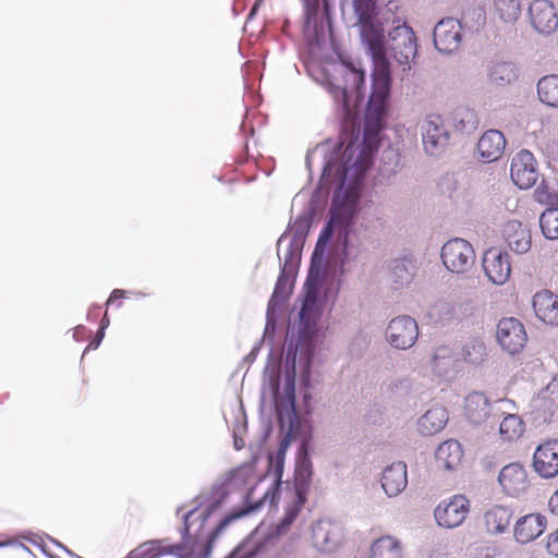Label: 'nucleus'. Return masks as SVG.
Segmentation results:
<instances>
[{
  "instance_id": "nucleus-8",
  "label": "nucleus",
  "mask_w": 558,
  "mask_h": 558,
  "mask_svg": "<svg viewBox=\"0 0 558 558\" xmlns=\"http://www.w3.org/2000/svg\"><path fill=\"white\" fill-rule=\"evenodd\" d=\"M418 337V325L409 315L392 318L385 331L387 342L395 349L408 350L412 348Z\"/></svg>"
},
{
  "instance_id": "nucleus-4",
  "label": "nucleus",
  "mask_w": 558,
  "mask_h": 558,
  "mask_svg": "<svg viewBox=\"0 0 558 558\" xmlns=\"http://www.w3.org/2000/svg\"><path fill=\"white\" fill-rule=\"evenodd\" d=\"M218 504H210L205 510L198 512L197 508L191 509L183 514V527H182V542L163 547L161 541L153 539L144 542L135 549L130 551L125 558H157L159 556L170 554L179 557L187 556L191 553H196V544L190 536V529L194 520L199 521V529L204 525L206 520L210 517Z\"/></svg>"
},
{
  "instance_id": "nucleus-16",
  "label": "nucleus",
  "mask_w": 558,
  "mask_h": 558,
  "mask_svg": "<svg viewBox=\"0 0 558 558\" xmlns=\"http://www.w3.org/2000/svg\"><path fill=\"white\" fill-rule=\"evenodd\" d=\"M534 471L544 478L558 475V439L539 445L533 456Z\"/></svg>"
},
{
  "instance_id": "nucleus-14",
  "label": "nucleus",
  "mask_w": 558,
  "mask_h": 558,
  "mask_svg": "<svg viewBox=\"0 0 558 558\" xmlns=\"http://www.w3.org/2000/svg\"><path fill=\"white\" fill-rule=\"evenodd\" d=\"M468 513L469 500L462 495H457L449 501L439 504L434 511L437 523L447 529L462 524Z\"/></svg>"
},
{
  "instance_id": "nucleus-11",
  "label": "nucleus",
  "mask_w": 558,
  "mask_h": 558,
  "mask_svg": "<svg viewBox=\"0 0 558 558\" xmlns=\"http://www.w3.org/2000/svg\"><path fill=\"white\" fill-rule=\"evenodd\" d=\"M496 337L501 348L511 355L521 352L527 339L524 326L513 317L502 318L498 323Z\"/></svg>"
},
{
  "instance_id": "nucleus-41",
  "label": "nucleus",
  "mask_w": 558,
  "mask_h": 558,
  "mask_svg": "<svg viewBox=\"0 0 558 558\" xmlns=\"http://www.w3.org/2000/svg\"><path fill=\"white\" fill-rule=\"evenodd\" d=\"M262 542L244 541L235 547L226 558H255L263 549Z\"/></svg>"
},
{
  "instance_id": "nucleus-21",
  "label": "nucleus",
  "mask_w": 558,
  "mask_h": 558,
  "mask_svg": "<svg viewBox=\"0 0 558 558\" xmlns=\"http://www.w3.org/2000/svg\"><path fill=\"white\" fill-rule=\"evenodd\" d=\"M314 545L322 551H332L340 542V530L330 520H319L312 529Z\"/></svg>"
},
{
  "instance_id": "nucleus-42",
  "label": "nucleus",
  "mask_w": 558,
  "mask_h": 558,
  "mask_svg": "<svg viewBox=\"0 0 558 558\" xmlns=\"http://www.w3.org/2000/svg\"><path fill=\"white\" fill-rule=\"evenodd\" d=\"M341 213H342V208L339 207L336 204V202H333V204L330 208V219H329L328 223L326 225V227L324 228V230L322 231V233L317 240V243H316L317 245L326 244L329 241L333 227L336 225H338V222L340 220Z\"/></svg>"
},
{
  "instance_id": "nucleus-22",
  "label": "nucleus",
  "mask_w": 558,
  "mask_h": 558,
  "mask_svg": "<svg viewBox=\"0 0 558 558\" xmlns=\"http://www.w3.org/2000/svg\"><path fill=\"white\" fill-rule=\"evenodd\" d=\"M498 482L508 495H518L527 487L526 472L521 464L510 463L501 469Z\"/></svg>"
},
{
  "instance_id": "nucleus-13",
  "label": "nucleus",
  "mask_w": 558,
  "mask_h": 558,
  "mask_svg": "<svg viewBox=\"0 0 558 558\" xmlns=\"http://www.w3.org/2000/svg\"><path fill=\"white\" fill-rule=\"evenodd\" d=\"M510 175L513 183L522 190L530 189L536 183L538 172L531 151L522 149L512 158Z\"/></svg>"
},
{
  "instance_id": "nucleus-48",
  "label": "nucleus",
  "mask_w": 558,
  "mask_h": 558,
  "mask_svg": "<svg viewBox=\"0 0 558 558\" xmlns=\"http://www.w3.org/2000/svg\"><path fill=\"white\" fill-rule=\"evenodd\" d=\"M259 348H260V344H256L252 350L251 352L246 355L245 360L252 362L255 360L256 355L258 354L259 352Z\"/></svg>"
},
{
  "instance_id": "nucleus-55",
  "label": "nucleus",
  "mask_w": 558,
  "mask_h": 558,
  "mask_svg": "<svg viewBox=\"0 0 558 558\" xmlns=\"http://www.w3.org/2000/svg\"><path fill=\"white\" fill-rule=\"evenodd\" d=\"M461 242H462V244H469V242L465 240H461Z\"/></svg>"
},
{
  "instance_id": "nucleus-54",
  "label": "nucleus",
  "mask_w": 558,
  "mask_h": 558,
  "mask_svg": "<svg viewBox=\"0 0 558 558\" xmlns=\"http://www.w3.org/2000/svg\"><path fill=\"white\" fill-rule=\"evenodd\" d=\"M63 548L65 549V551H66L68 554L73 555V554L71 553V550L66 549L65 547H63Z\"/></svg>"
},
{
  "instance_id": "nucleus-31",
  "label": "nucleus",
  "mask_w": 558,
  "mask_h": 558,
  "mask_svg": "<svg viewBox=\"0 0 558 558\" xmlns=\"http://www.w3.org/2000/svg\"><path fill=\"white\" fill-rule=\"evenodd\" d=\"M369 558H402L401 543L393 536H381L373 542Z\"/></svg>"
},
{
  "instance_id": "nucleus-50",
  "label": "nucleus",
  "mask_w": 558,
  "mask_h": 558,
  "mask_svg": "<svg viewBox=\"0 0 558 558\" xmlns=\"http://www.w3.org/2000/svg\"><path fill=\"white\" fill-rule=\"evenodd\" d=\"M243 447H244V441H243V439L238 438L236 436H234V448H235L236 450H240V449H242Z\"/></svg>"
},
{
  "instance_id": "nucleus-1",
  "label": "nucleus",
  "mask_w": 558,
  "mask_h": 558,
  "mask_svg": "<svg viewBox=\"0 0 558 558\" xmlns=\"http://www.w3.org/2000/svg\"><path fill=\"white\" fill-rule=\"evenodd\" d=\"M311 257V266L304 284L298 323L287 335L286 359H284V385L283 392H280L279 375L269 377L270 391L274 399L278 418L283 425L288 423L289 432L281 439L278 449V457H284L291 442L294 426L299 424L300 417L295 400V375L296 365L305 374H310L312 360L318 342L319 319L323 314L324 304L331 299L335 302L339 286L328 283L322 274L320 264L327 246H314Z\"/></svg>"
},
{
  "instance_id": "nucleus-36",
  "label": "nucleus",
  "mask_w": 558,
  "mask_h": 558,
  "mask_svg": "<svg viewBox=\"0 0 558 558\" xmlns=\"http://www.w3.org/2000/svg\"><path fill=\"white\" fill-rule=\"evenodd\" d=\"M433 371L438 376H447L454 368L456 359L448 347H438L432 357Z\"/></svg>"
},
{
  "instance_id": "nucleus-2",
  "label": "nucleus",
  "mask_w": 558,
  "mask_h": 558,
  "mask_svg": "<svg viewBox=\"0 0 558 558\" xmlns=\"http://www.w3.org/2000/svg\"><path fill=\"white\" fill-rule=\"evenodd\" d=\"M353 7L362 41L367 46L375 64L367 116L379 121L386 111L391 84L389 62L386 58L385 31L381 23L375 19L376 0H353Z\"/></svg>"
},
{
  "instance_id": "nucleus-18",
  "label": "nucleus",
  "mask_w": 558,
  "mask_h": 558,
  "mask_svg": "<svg viewBox=\"0 0 558 558\" xmlns=\"http://www.w3.org/2000/svg\"><path fill=\"white\" fill-rule=\"evenodd\" d=\"M441 259L451 272L463 274L474 265L475 252L473 246H441Z\"/></svg>"
},
{
  "instance_id": "nucleus-44",
  "label": "nucleus",
  "mask_w": 558,
  "mask_h": 558,
  "mask_svg": "<svg viewBox=\"0 0 558 558\" xmlns=\"http://www.w3.org/2000/svg\"><path fill=\"white\" fill-rule=\"evenodd\" d=\"M534 199L542 205H553L556 197L548 191L546 185H538L534 191Z\"/></svg>"
},
{
  "instance_id": "nucleus-23",
  "label": "nucleus",
  "mask_w": 558,
  "mask_h": 558,
  "mask_svg": "<svg viewBox=\"0 0 558 558\" xmlns=\"http://www.w3.org/2000/svg\"><path fill=\"white\" fill-rule=\"evenodd\" d=\"M506 148V138L498 130L486 131L477 143V150L485 162L499 159Z\"/></svg>"
},
{
  "instance_id": "nucleus-9",
  "label": "nucleus",
  "mask_w": 558,
  "mask_h": 558,
  "mask_svg": "<svg viewBox=\"0 0 558 558\" xmlns=\"http://www.w3.org/2000/svg\"><path fill=\"white\" fill-rule=\"evenodd\" d=\"M373 150L367 144L354 146L349 144L344 150L343 177L359 182L372 165Z\"/></svg>"
},
{
  "instance_id": "nucleus-49",
  "label": "nucleus",
  "mask_w": 558,
  "mask_h": 558,
  "mask_svg": "<svg viewBox=\"0 0 558 558\" xmlns=\"http://www.w3.org/2000/svg\"><path fill=\"white\" fill-rule=\"evenodd\" d=\"M109 326V318L107 316V314H105V316L101 318L100 320V326H99V329L98 330H102L105 332V329Z\"/></svg>"
},
{
  "instance_id": "nucleus-7",
  "label": "nucleus",
  "mask_w": 558,
  "mask_h": 558,
  "mask_svg": "<svg viewBox=\"0 0 558 558\" xmlns=\"http://www.w3.org/2000/svg\"><path fill=\"white\" fill-rule=\"evenodd\" d=\"M387 50L399 64H409L417 52L416 37L412 28L405 24L393 27L388 36Z\"/></svg>"
},
{
  "instance_id": "nucleus-38",
  "label": "nucleus",
  "mask_w": 558,
  "mask_h": 558,
  "mask_svg": "<svg viewBox=\"0 0 558 558\" xmlns=\"http://www.w3.org/2000/svg\"><path fill=\"white\" fill-rule=\"evenodd\" d=\"M498 16L508 23L515 22L521 14L520 0H494Z\"/></svg>"
},
{
  "instance_id": "nucleus-26",
  "label": "nucleus",
  "mask_w": 558,
  "mask_h": 558,
  "mask_svg": "<svg viewBox=\"0 0 558 558\" xmlns=\"http://www.w3.org/2000/svg\"><path fill=\"white\" fill-rule=\"evenodd\" d=\"M490 412V404L482 392H473L465 398V415L475 425L485 422Z\"/></svg>"
},
{
  "instance_id": "nucleus-32",
  "label": "nucleus",
  "mask_w": 558,
  "mask_h": 558,
  "mask_svg": "<svg viewBox=\"0 0 558 558\" xmlns=\"http://www.w3.org/2000/svg\"><path fill=\"white\" fill-rule=\"evenodd\" d=\"M537 96L544 105L558 108V75L542 77L537 83Z\"/></svg>"
},
{
  "instance_id": "nucleus-6",
  "label": "nucleus",
  "mask_w": 558,
  "mask_h": 558,
  "mask_svg": "<svg viewBox=\"0 0 558 558\" xmlns=\"http://www.w3.org/2000/svg\"><path fill=\"white\" fill-rule=\"evenodd\" d=\"M283 463H284V457H278L277 456L276 460H275V465H274V472H275V475H276V484L274 485L272 488H269L265 493V495H264L262 500H259L254 506H251V507H247V508H243V509H241L239 511L232 512L231 514L225 517L219 522V524L215 527V530L208 536L207 543H206V545L204 547V551H203L204 558H207L210 555L216 538L223 532V530L231 522H233L236 519H240V518H242V517H244L246 514H250V513L258 510L260 508L262 504L266 499H268V498L270 499L271 504L275 501L276 497L278 496L279 486L281 484V477H282V474H283Z\"/></svg>"
},
{
  "instance_id": "nucleus-12",
  "label": "nucleus",
  "mask_w": 558,
  "mask_h": 558,
  "mask_svg": "<svg viewBox=\"0 0 558 558\" xmlns=\"http://www.w3.org/2000/svg\"><path fill=\"white\" fill-rule=\"evenodd\" d=\"M483 268L488 279L501 286L508 281L511 274V264L507 252L500 246H489L483 255Z\"/></svg>"
},
{
  "instance_id": "nucleus-19",
  "label": "nucleus",
  "mask_w": 558,
  "mask_h": 558,
  "mask_svg": "<svg viewBox=\"0 0 558 558\" xmlns=\"http://www.w3.org/2000/svg\"><path fill=\"white\" fill-rule=\"evenodd\" d=\"M380 484L389 498L400 495L408 486L407 464L398 461L387 465L383 471Z\"/></svg>"
},
{
  "instance_id": "nucleus-37",
  "label": "nucleus",
  "mask_w": 558,
  "mask_h": 558,
  "mask_svg": "<svg viewBox=\"0 0 558 558\" xmlns=\"http://www.w3.org/2000/svg\"><path fill=\"white\" fill-rule=\"evenodd\" d=\"M524 423L517 414H508L499 424V433L505 440L512 441L522 436Z\"/></svg>"
},
{
  "instance_id": "nucleus-47",
  "label": "nucleus",
  "mask_w": 558,
  "mask_h": 558,
  "mask_svg": "<svg viewBox=\"0 0 558 558\" xmlns=\"http://www.w3.org/2000/svg\"><path fill=\"white\" fill-rule=\"evenodd\" d=\"M125 293V290L114 289L107 301V305L111 304L113 301L118 299L124 298Z\"/></svg>"
},
{
  "instance_id": "nucleus-28",
  "label": "nucleus",
  "mask_w": 558,
  "mask_h": 558,
  "mask_svg": "<svg viewBox=\"0 0 558 558\" xmlns=\"http://www.w3.org/2000/svg\"><path fill=\"white\" fill-rule=\"evenodd\" d=\"M463 451L459 441L454 439L447 440L438 446L435 458L438 466L446 470H453L461 462Z\"/></svg>"
},
{
  "instance_id": "nucleus-52",
  "label": "nucleus",
  "mask_w": 558,
  "mask_h": 558,
  "mask_svg": "<svg viewBox=\"0 0 558 558\" xmlns=\"http://www.w3.org/2000/svg\"><path fill=\"white\" fill-rule=\"evenodd\" d=\"M529 247H530V246H525V245L517 246L515 252H517L518 254H524V253H526V252H527Z\"/></svg>"
},
{
  "instance_id": "nucleus-27",
  "label": "nucleus",
  "mask_w": 558,
  "mask_h": 558,
  "mask_svg": "<svg viewBox=\"0 0 558 558\" xmlns=\"http://www.w3.org/2000/svg\"><path fill=\"white\" fill-rule=\"evenodd\" d=\"M447 422V410L442 407H434L418 418V432L423 435H434L440 432L446 426Z\"/></svg>"
},
{
  "instance_id": "nucleus-53",
  "label": "nucleus",
  "mask_w": 558,
  "mask_h": 558,
  "mask_svg": "<svg viewBox=\"0 0 558 558\" xmlns=\"http://www.w3.org/2000/svg\"><path fill=\"white\" fill-rule=\"evenodd\" d=\"M263 2V0H256L252 10H251V14H254L257 10V8L260 5V3Z\"/></svg>"
},
{
  "instance_id": "nucleus-25",
  "label": "nucleus",
  "mask_w": 558,
  "mask_h": 558,
  "mask_svg": "<svg viewBox=\"0 0 558 558\" xmlns=\"http://www.w3.org/2000/svg\"><path fill=\"white\" fill-rule=\"evenodd\" d=\"M313 475V464L308 452V444L302 441L295 459V493L306 494Z\"/></svg>"
},
{
  "instance_id": "nucleus-15",
  "label": "nucleus",
  "mask_w": 558,
  "mask_h": 558,
  "mask_svg": "<svg viewBox=\"0 0 558 558\" xmlns=\"http://www.w3.org/2000/svg\"><path fill=\"white\" fill-rule=\"evenodd\" d=\"M529 17L541 34L549 35L558 28V13L549 0H533L529 7Z\"/></svg>"
},
{
  "instance_id": "nucleus-3",
  "label": "nucleus",
  "mask_w": 558,
  "mask_h": 558,
  "mask_svg": "<svg viewBox=\"0 0 558 558\" xmlns=\"http://www.w3.org/2000/svg\"><path fill=\"white\" fill-rule=\"evenodd\" d=\"M303 246H278L277 255L281 259L283 256V264L281 265L280 274L275 284L274 292L268 301L266 312V326L264 336L274 335L276 331L277 319L291 295L294 286V279L298 275L301 254Z\"/></svg>"
},
{
  "instance_id": "nucleus-45",
  "label": "nucleus",
  "mask_w": 558,
  "mask_h": 558,
  "mask_svg": "<svg viewBox=\"0 0 558 558\" xmlns=\"http://www.w3.org/2000/svg\"><path fill=\"white\" fill-rule=\"evenodd\" d=\"M546 549L551 556L558 557V529L547 536Z\"/></svg>"
},
{
  "instance_id": "nucleus-51",
  "label": "nucleus",
  "mask_w": 558,
  "mask_h": 558,
  "mask_svg": "<svg viewBox=\"0 0 558 558\" xmlns=\"http://www.w3.org/2000/svg\"><path fill=\"white\" fill-rule=\"evenodd\" d=\"M558 505V490L554 494V496H551L550 500H549V506L550 507H556Z\"/></svg>"
},
{
  "instance_id": "nucleus-30",
  "label": "nucleus",
  "mask_w": 558,
  "mask_h": 558,
  "mask_svg": "<svg viewBox=\"0 0 558 558\" xmlns=\"http://www.w3.org/2000/svg\"><path fill=\"white\" fill-rule=\"evenodd\" d=\"M388 270L390 280L397 288L408 286L414 276V265L407 257L391 260Z\"/></svg>"
},
{
  "instance_id": "nucleus-39",
  "label": "nucleus",
  "mask_w": 558,
  "mask_h": 558,
  "mask_svg": "<svg viewBox=\"0 0 558 558\" xmlns=\"http://www.w3.org/2000/svg\"><path fill=\"white\" fill-rule=\"evenodd\" d=\"M543 234L548 240L558 239V208H547L539 217Z\"/></svg>"
},
{
  "instance_id": "nucleus-46",
  "label": "nucleus",
  "mask_w": 558,
  "mask_h": 558,
  "mask_svg": "<svg viewBox=\"0 0 558 558\" xmlns=\"http://www.w3.org/2000/svg\"><path fill=\"white\" fill-rule=\"evenodd\" d=\"M104 337H105V332L102 330H98L95 338L87 345V349H94V350L97 349L100 345Z\"/></svg>"
},
{
  "instance_id": "nucleus-5",
  "label": "nucleus",
  "mask_w": 558,
  "mask_h": 558,
  "mask_svg": "<svg viewBox=\"0 0 558 558\" xmlns=\"http://www.w3.org/2000/svg\"><path fill=\"white\" fill-rule=\"evenodd\" d=\"M339 73L343 78V84L332 86L330 92L349 112L352 108L357 107L363 99L365 72L360 64L342 60Z\"/></svg>"
},
{
  "instance_id": "nucleus-17",
  "label": "nucleus",
  "mask_w": 558,
  "mask_h": 558,
  "mask_svg": "<svg viewBox=\"0 0 558 558\" xmlns=\"http://www.w3.org/2000/svg\"><path fill=\"white\" fill-rule=\"evenodd\" d=\"M461 43V24L454 19L441 20L434 28L435 47L444 53L456 51Z\"/></svg>"
},
{
  "instance_id": "nucleus-24",
  "label": "nucleus",
  "mask_w": 558,
  "mask_h": 558,
  "mask_svg": "<svg viewBox=\"0 0 558 558\" xmlns=\"http://www.w3.org/2000/svg\"><path fill=\"white\" fill-rule=\"evenodd\" d=\"M536 316L546 324L558 326V296L548 290L539 291L533 296Z\"/></svg>"
},
{
  "instance_id": "nucleus-34",
  "label": "nucleus",
  "mask_w": 558,
  "mask_h": 558,
  "mask_svg": "<svg viewBox=\"0 0 558 558\" xmlns=\"http://www.w3.org/2000/svg\"><path fill=\"white\" fill-rule=\"evenodd\" d=\"M305 501H306V494H303V493L294 494V498H293L292 502L287 506L284 515L277 525L278 534H283L290 529L292 523L295 521V519L300 514L302 508L304 507Z\"/></svg>"
},
{
  "instance_id": "nucleus-43",
  "label": "nucleus",
  "mask_w": 558,
  "mask_h": 558,
  "mask_svg": "<svg viewBox=\"0 0 558 558\" xmlns=\"http://www.w3.org/2000/svg\"><path fill=\"white\" fill-rule=\"evenodd\" d=\"M456 308L447 301H439L430 308V316L439 322H449L454 317Z\"/></svg>"
},
{
  "instance_id": "nucleus-29",
  "label": "nucleus",
  "mask_w": 558,
  "mask_h": 558,
  "mask_svg": "<svg viewBox=\"0 0 558 558\" xmlns=\"http://www.w3.org/2000/svg\"><path fill=\"white\" fill-rule=\"evenodd\" d=\"M512 512L504 506H495L485 513V525L492 534L505 533L511 522Z\"/></svg>"
},
{
  "instance_id": "nucleus-33",
  "label": "nucleus",
  "mask_w": 558,
  "mask_h": 558,
  "mask_svg": "<svg viewBox=\"0 0 558 558\" xmlns=\"http://www.w3.org/2000/svg\"><path fill=\"white\" fill-rule=\"evenodd\" d=\"M519 77V72L512 62H497L489 71V80L497 86H506L514 83Z\"/></svg>"
},
{
  "instance_id": "nucleus-10",
  "label": "nucleus",
  "mask_w": 558,
  "mask_h": 558,
  "mask_svg": "<svg viewBox=\"0 0 558 558\" xmlns=\"http://www.w3.org/2000/svg\"><path fill=\"white\" fill-rule=\"evenodd\" d=\"M423 145L429 155H438L449 142V133L440 114L426 116L422 126Z\"/></svg>"
},
{
  "instance_id": "nucleus-40",
  "label": "nucleus",
  "mask_w": 558,
  "mask_h": 558,
  "mask_svg": "<svg viewBox=\"0 0 558 558\" xmlns=\"http://www.w3.org/2000/svg\"><path fill=\"white\" fill-rule=\"evenodd\" d=\"M486 355L484 342L480 339L470 340L463 349L464 361L471 364H480Z\"/></svg>"
},
{
  "instance_id": "nucleus-20",
  "label": "nucleus",
  "mask_w": 558,
  "mask_h": 558,
  "mask_svg": "<svg viewBox=\"0 0 558 558\" xmlns=\"http://www.w3.org/2000/svg\"><path fill=\"white\" fill-rule=\"evenodd\" d=\"M547 526V519L541 513H530L520 518L514 524L513 534L517 542L527 544L541 536Z\"/></svg>"
},
{
  "instance_id": "nucleus-35",
  "label": "nucleus",
  "mask_w": 558,
  "mask_h": 558,
  "mask_svg": "<svg viewBox=\"0 0 558 558\" xmlns=\"http://www.w3.org/2000/svg\"><path fill=\"white\" fill-rule=\"evenodd\" d=\"M507 244H531L532 236L530 230L520 221H508L502 230Z\"/></svg>"
}]
</instances>
